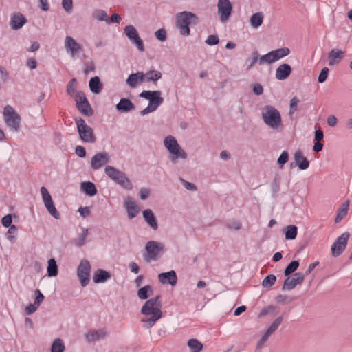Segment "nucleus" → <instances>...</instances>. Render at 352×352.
Listing matches in <instances>:
<instances>
[{
  "instance_id": "obj_1",
  "label": "nucleus",
  "mask_w": 352,
  "mask_h": 352,
  "mask_svg": "<svg viewBox=\"0 0 352 352\" xmlns=\"http://www.w3.org/2000/svg\"><path fill=\"white\" fill-rule=\"evenodd\" d=\"M176 27L179 30L183 36H188L190 33V25H196L199 23V17L190 11H183L175 16Z\"/></svg>"
},
{
  "instance_id": "obj_2",
  "label": "nucleus",
  "mask_w": 352,
  "mask_h": 352,
  "mask_svg": "<svg viewBox=\"0 0 352 352\" xmlns=\"http://www.w3.org/2000/svg\"><path fill=\"white\" fill-rule=\"evenodd\" d=\"M262 118L266 125L272 129H278L282 125L280 112L272 105H266L262 111Z\"/></svg>"
},
{
  "instance_id": "obj_3",
  "label": "nucleus",
  "mask_w": 352,
  "mask_h": 352,
  "mask_svg": "<svg viewBox=\"0 0 352 352\" xmlns=\"http://www.w3.org/2000/svg\"><path fill=\"white\" fill-rule=\"evenodd\" d=\"M164 144L168 151L170 154V161L175 163L179 158L186 160L187 158L186 153L181 148L175 137L172 135L167 136Z\"/></svg>"
},
{
  "instance_id": "obj_4",
  "label": "nucleus",
  "mask_w": 352,
  "mask_h": 352,
  "mask_svg": "<svg viewBox=\"0 0 352 352\" xmlns=\"http://www.w3.org/2000/svg\"><path fill=\"white\" fill-rule=\"evenodd\" d=\"M104 171L110 179L119 184L123 188L126 190H131L133 188L130 179L124 173L111 166H107Z\"/></svg>"
},
{
  "instance_id": "obj_5",
  "label": "nucleus",
  "mask_w": 352,
  "mask_h": 352,
  "mask_svg": "<svg viewBox=\"0 0 352 352\" xmlns=\"http://www.w3.org/2000/svg\"><path fill=\"white\" fill-rule=\"evenodd\" d=\"M75 122L80 138L83 142L94 144L96 141V135L91 127L88 126L80 117L75 118Z\"/></svg>"
},
{
  "instance_id": "obj_6",
  "label": "nucleus",
  "mask_w": 352,
  "mask_h": 352,
  "mask_svg": "<svg viewBox=\"0 0 352 352\" xmlns=\"http://www.w3.org/2000/svg\"><path fill=\"white\" fill-rule=\"evenodd\" d=\"M3 117L6 125L11 130L15 132L19 131L21 118L12 107L7 105L4 107Z\"/></svg>"
},
{
  "instance_id": "obj_7",
  "label": "nucleus",
  "mask_w": 352,
  "mask_h": 352,
  "mask_svg": "<svg viewBox=\"0 0 352 352\" xmlns=\"http://www.w3.org/2000/svg\"><path fill=\"white\" fill-rule=\"evenodd\" d=\"M161 307V296L157 295L145 302L141 308V313L146 316L155 314L162 316Z\"/></svg>"
},
{
  "instance_id": "obj_8",
  "label": "nucleus",
  "mask_w": 352,
  "mask_h": 352,
  "mask_svg": "<svg viewBox=\"0 0 352 352\" xmlns=\"http://www.w3.org/2000/svg\"><path fill=\"white\" fill-rule=\"evenodd\" d=\"M290 50L288 47H281L267 53L259 58L258 63L260 65L265 63L271 64L280 58L289 55Z\"/></svg>"
},
{
  "instance_id": "obj_9",
  "label": "nucleus",
  "mask_w": 352,
  "mask_h": 352,
  "mask_svg": "<svg viewBox=\"0 0 352 352\" xmlns=\"http://www.w3.org/2000/svg\"><path fill=\"white\" fill-rule=\"evenodd\" d=\"M91 264L87 259L80 261L77 268V276L82 287H86L90 281Z\"/></svg>"
},
{
  "instance_id": "obj_10",
  "label": "nucleus",
  "mask_w": 352,
  "mask_h": 352,
  "mask_svg": "<svg viewBox=\"0 0 352 352\" xmlns=\"http://www.w3.org/2000/svg\"><path fill=\"white\" fill-rule=\"evenodd\" d=\"M161 94L162 93L159 90H144L139 94V96L148 100V105L155 111L164 102V98L161 96Z\"/></svg>"
},
{
  "instance_id": "obj_11",
  "label": "nucleus",
  "mask_w": 352,
  "mask_h": 352,
  "mask_svg": "<svg viewBox=\"0 0 352 352\" xmlns=\"http://www.w3.org/2000/svg\"><path fill=\"white\" fill-rule=\"evenodd\" d=\"M349 237L350 233L345 232L336 239L331 248L333 256L338 257L342 254L346 248Z\"/></svg>"
},
{
  "instance_id": "obj_12",
  "label": "nucleus",
  "mask_w": 352,
  "mask_h": 352,
  "mask_svg": "<svg viewBox=\"0 0 352 352\" xmlns=\"http://www.w3.org/2000/svg\"><path fill=\"white\" fill-rule=\"evenodd\" d=\"M41 195L43 197L44 205H45L47 210L48 211V212L54 219H60V218H61L60 214L56 210L55 205L54 204V201L52 200V196L50 195L47 189L44 186H42L41 188Z\"/></svg>"
},
{
  "instance_id": "obj_13",
  "label": "nucleus",
  "mask_w": 352,
  "mask_h": 352,
  "mask_svg": "<svg viewBox=\"0 0 352 352\" xmlns=\"http://www.w3.org/2000/svg\"><path fill=\"white\" fill-rule=\"evenodd\" d=\"M218 15L222 22L227 21L232 12L233 6L230 0H219Z\"/></svg>"
},
{
  "instance_id": "obj_14",
  "label": "nucleus",
  "mask_w": 352,
  "mask_h": 352,
  "mask_svg": "<svg viewBox=\"0 0 352 352\" xmlns=\"http://www.w3.org/2000/svg\"><path fill=\"white\" fill-rule=\"evenodd\" d=\"M145 250L148 259H156L158 253L164 250V245L160 242L150 241L146 244Z\"/></svg>"
},
{
  "instance_id": "obj_15",
  "label": "nucleus",
  "mask_w": 352,
  "mask_h": 352,
  "mask_svg": "<svg viewBox=\"0 0 352 352\" xmlns=\"http://www.w3.org/2000/svg\"><path fill=\"white\" fill-rule=\"evenodd\" d=\"M305 279L303 274L297 272L294 274V277L290 278L289 276L285 279L282 286V290H292L297 285H300Z\"/></svg>"
},
{
  "instance_id": "obj_16",
  "label": "nucleus",
  "mask_w": 352,
  "mask_h": 352,
  "mask_svg": "<svg viewBox=\"0 0 352 352\" xmlns=\"http://www.w3.org/2000/svg\"><path fill=\"white\" fill-rule=\"evenodd\" d=\"M109 161V154L106 152L98 153L91 158V166L94 170L100 168Z\"/></svg>"
},
{
  "instance_id": "obj_17",
  "label": "nucleus",
  "mask_w": 352,
  "mask_h": 352,
  "mask_svg": "<svg viewBox=\"0 0 352 352\" xmlns=\"http://www.w3.org/2000/svg\"><path fill=\"white\" fill-rule=\"evenodd\" d=\"M124 34L130 40L132 44H144L137 29L133 25H126L124 28Z\"/></svg>"
},
{
  "instance_id": "obj_18",
  "label": "nucleus",
  "mask_w": 352,
  "mask_h": 352,
  "mask_svg": "<svg viewBox=\"0 0 352 352\" xmlns=\"http://www.w3.org/2000/svg\"><path fill=\"white\" fill-rule=\"evenodd\" d=\"M124 207L129 219L135 218L140 211L139 206L132 197H128L124 201Z\"/></svg>"
},
{
  "instance_id": "obj_19",
  "label": "nucleus",
  "mask_w": 352,
  "mask_h": 352,
  "mask_svg": "<svg viewBox=\"0 0 352 352\" xmlns=\"http://www.w3.org/2000/svg\"><path fill=\"white\" fill-rule=\"evenodd\" d=\"M158 279L163 285L170 284L172 286H175L177 283V274L174 270L160 273L158 275Z\"/></svg>"
},
{
  "instance_id": "obj_20",
  "label": "nucleus",
  "mask_w": 352,
  "mask_h": 352,
  "mask_svg": "<svg viewBox=\"0 0 352 352\" xmlns=\"http://www.w3.org/2000/svg\"><path fill=\"white\" fill-rule=\"evenodd\" d=\"M28 20L25 16L21 12L15 13L10 21V25L14 30L21 29L26 23Z\"/></svg>"
},
{
  "instance_id": "obj_21",
  "label": "nucleus",
  "mask_w": 352,
  "mask_h": 352,
  "mask_svg": "<svg viewBox=\"0 0 352 352\" xmlns=\"http://www.w3.org/2000/svg\"><path fill=\"white\" fill-rule=\"evenodd\" d=\"M292 72V69L290 65L283 63L276 70V78L278 80H284L291 75Z\"/></svg>"
},
{
  "instance_id": "obj_22",
  "label": "nucleus",
  "mask_w": 352,
  "mask_h": 352,
  "mask_svg": "<svg viewBox=\"0 0 352 352\" xmlns=\"http://www.w3.org/2000/svg\"><path fill=\"white\" fill-rule=\"evenodd\" d=\"M116 110L120 113H128L135 109V104L127 98H122L116 106Z\"/></svg>"
},
{
  "instance_id": "obj_23",
  "label": "nucleus",
  "mask_w": 352,
  "mask_h": 352,
  "mask_svg": "<svg viewBox=\"0 0 352 352\" xmlns=\"http://www.w3.org/2000/svg\"><path fill=\"white\" fill-rule=\"evenodd\" d=\"M111 277V274L110 272L99 268L94 272L93 280L95 283H102L106 282Z\"/></svg>"
},
{
  "instance_id": "obj_24",
  "label": "nucleus",
  "mask_w": 352,
  "mask_h": 352,
  "mask_svg": "<svg viewBox=\"0 0 352 352\" xmlns=\"http://www.w3.org/2000/svg\"><path fill=\"white\" fill-rule=\"evenodd\" d=\"M344 52L341 50L334 48L329 53V65L333 66L338 64L343 58Z\"/></svg>"
},
{
  "instance_id": "obj_25",
  "label": "nucleus",
  "mask_w": 352,
  "mask_h": 352,
  "mask_svg": "<svg viewBox=\"0 0 352 352\" xmlns=\"http://www.w3.org/2000/svg\"><path fill=\"white\" fill-rule=\"evenodd\" d=\"M142 215L144 221L149 225L153 230L158 228L157 219L151 209H146L142 212Z\"/></svg>"
},
{
  "instance_id": "obj_26",
  "label": "nucleus",
  "mask_w": 352,
  "mask_h": 352,
  "mask_svg": "<svg viewBox=\"0 0 352 352\" xmlns=\"http://www.w3.org/2000/svg\"><path fill=\"white\" fill-rule=\"evenodd\" d=\"M77 109L83 115L87 117H91L94 114V111L92 109L88 99L84 100L79 104H76Z\"/></svg>"
},
{
  "instance_id": "obj_27",
  "label": "nucleus",
  "mask_w": 352,
  "mask_h": 352,
  "mask_svg": "<svg viewBox=\"0 0 352 352\" xmlns=\"http://www.w3.org/2000/svg\"><path fill=\"white\" fill-rule=\"evenodd\" d=\"M294 160L296 161V162L298 164V167L300 170H304L309 168V162L307 159V157H305L303 155L302 151L297 150L296 151V153H294Z\"/></svg>"
},
{
  "instance_id": "obj_28",
  "label": "nucleus",
  "mask_w": 352,
  "mask_h": 352,
  "mask_svg": "<svg viewBox=\"0 0 352 352\" xmlns=\"http://www.w3.org/2000/svg\"><path fill=\"white\" fill-rule=\"evenodd\" d=\"M81 190L89 197L95 196L97 192V188L96 185L91 182H83L80 184Z\"/></svg>"
},
{
  "instance_id": "obj_29",
  "label": "nucleus",
  "mask_w": 352,
  "mask_h": 352,
  "mask_svg": "<svg viewBox=\"0 0 352 352\" xmlns=\"http://www.w3.org/2000/svg\"><path fill=\"white\" fill-rule=\"evenodd\" d=\"M89 85L90 91L95 94H98L102 89V83L98 76L91 78Z\"/></svg>"
},
{
  "instance_id": "obj_30",
  "label": "nucleus",
  "mask_w": 352,
  "mask_h": 352,
  "mask_svg": "<svg viewBox=\"0 0 352 352\" xmlns=\"http://www.w3.org/2000/svg\"><path fill=\"white\" fill-rule=\"evenodd\" d=\"M107 331L104 329H98L91 331L86 334V338L89 342H94L101 338H105Z\"/></svg>"
},
{
  "instance_id": "obj_31",
  "label": "nucleus",
  "mask_w": 352,
  "mask_h": 352,
  "mask_svg": "<svg viewBox=\"0 0 352 352\" xmlns=\"http://www.w3.org/2000/svg\"><path fill=\"white\" fill-rule=\"evenodd\" d=\"M58 273V268L56 261L51 258L47 261V274L49 277L56 276Z\"/></svg>"
},
{
  "instance_id": "obj_32",
  "label": "nucleus",
  "mask_w": 352,
  "mask_h": 352,
  "mask_svg": "<svg viewBox=\"0 0 352 352\" xmlns=\"http://www.w3.org/2000/svg\"><path fill=\"white\" fill-rule=\"evenodd\" d=\"M350 201L349 200L346 201L344 203L342 204V206L338 210L337 215L335 219L336 223H339L342 221V219L346 216L349 207Z\"/></svg>"
},
{
  "instance_id": "obj_33",
  "label": "nucleus",
  "mask_w": 352,
  "mask_h": 352,
  "mask_svg": "<svg viewBox=\"0 0 352 352\" xmlns=\"http://www.w3.org/2000/svg\"><path fill=\"white\" fill-rule=\"evenodd\" d=\"M263 22V14L261 12H258L253 14L250 19V23L252 28H258Z\"/></svg>"
},
{
  "instance_id": "obj_34",
  "label": "nucleus",
  "mask_w": 352,
  "mask_h": 352,
  "mask_svg": "<svg viewBox=\"0 0 352 352\" xmlns=\"http://www.w3.org/2000/svg\"><path fill=\"white\" fill-rule=\"evenodd\" d=\"M153 293L152 287L149 285L140 287L138 290V296L141 300H146Z\"/></svg>"
},
{
  "instance_id": "obj_35",
  "label": "nucleus",
  "mask_w": 352,
  "mask_h": 352,
  "mask_svg": "<svg viewBox=\"0 0 352 352\" xmlns=\"http://www.w3.org/2000/svg\"><path fill=\"white\" fill-rule=\"evenodd\" d=\"M144 74L146 76V82L151 81L155 85L157 84V81L160 80L162 76V73L157 70H150Z\"/></svg>"
},
{
  "instance_id": "obj_36",
  "label": "nucleus",
  "mask_w": 352,
  "mask_h": 352,
  "mask_svg": "<svg viewBox=\"0 0 352 352\" xmlns=\"http://www.w3.org/2000/svg\"><path fill=\"white\" fill-rule=\"evenodd\" d=\"M298 228L294 225H290L285 228V237L286 240H294L296 238Z\"/></svg>"
},
{
  "instance_id": "obj_37",
  "label": "nucleus",
  "mask_w": 352,
  "mask_h": 352,
  "mask_svg": "<svg viewBox=\"0 0 352 352\" xmlns=\"http://www.w3.org/2000/svg\"><path fill=\"white\" fill-rule=\"evenodd\" d=\"M187 344L191 352H200L204 347L203 344L195 338L188 340Z\"/></svg>"
},
{
  "instance_id": "obj_38",
  "label": "nucleus",
  "mask_w": 352,
  "mask_h": 352,
  "mask_svg": "<svg viewBox=\"0 0 352 352\" xmlns=\"http://www.w3.org/2000/svg\"><path fill=\"white\" fill-rule=\"evenodd\" d=\"M65 349V344L60 338H56L53 341L51 347V352H63Z\"/></svg>"
},
{
  "instance_id": "obj_39",
  "label": "nucleus",
  "mask_w": 352,
  "mask_h": 352,
  "mask_svg": "<svg viewBox=\"0 0 352 352\" xmlns=\"http://www.w3.org/2000/svg\"><path fill=\"white\" fill-rule=\"evenodd\" d=\"M283 315H284V313H283L281 316L277 317L274 320V321L271 324V325L266 330V332L267 333H269L270 335H272L273 333H274L278 329L279 325L283 322Z\"/></svg>"
},
{
  "instance_id": "obj_40",
  "label": "nucleus",
  "mask_w": 352,
  "mask_h": 352,
  "mask_svg": "<svg viewBox=\"0 0 352 352\" xmlns=\"http://www.w3.org/2000/svg\"><path fill=\"white\" fill-rule=\"evenodd\" d=\"M299 261L297 260L292 261L284 270L285 276H288L296 271L299 267Z\"/></svg>"
},
{
  "instance_id": "obj_41",
  "label": "nucleus",
  "mask_w": 352,
  "mask_h": 352,
  "mask_svg": "<svg viewBox=\"0 0 352 352\" xmlns=\"http://www.w3.org/2000/svg\"><path fill=\"white\" fill-rule=\"evenodd\" d=\"M162 317V316H159V314L158 315H156V314L151 315V316L150 318H142V322L145 323V324H144L145 328L150 329L153 326H154L155 322L158 320H160Z\"/></svg>"
},
{
  "instance_id": "obj_42",
  "label": "nucleus",
  "mask_w": 352,
  "mask_h": 352,
  "mask_svg": "<svg viewBox=\"0 0 352 352\" xmlns=\"http://www.w3.org/2000/svg\"><path fill=\"white\" fill-rule=\"evenodd\" d=\"M77 80L75 78H72L67 85L66 92L70 96L76 94Z\"/></svg>"
},
{
  "instance_id": "obj_43",
  "label": "nucleus",
  "mask_w": 352,
  "mask_h": 352,
  "mask_svg": "<svg viewBox=\"0 0 352 352\" xmlns=\"http://www.w3.org/2000/svg\"><path fill=\"white\" fill-rule=\"evenodd\" d=\"M280 177L279 175H276L273 182L271 184V188L272 191V196L274 197H276V194L279 192L280 187Z\"/></svg>"
},
{
  "instance_id": "obj_44",
  "label": "nucleus",
  "mask_w": 352,
  "mask_h": 352,
  "mask_svg": "<svg viewBox=\"0 0 352 352\" xmlns=\"http://www.w3.org/2000/svg\"><path fill=\"white\" fill-rule=\"evenodd\" d=\"M276 281V276L274 274H269L263 280L262 285L266 288L272 287Z\"/></svg>"
},
{
  "instance_id": "obj_45",
  "label": "nucleus",
  "mask_w": 352,
  "mask_h": 352,
  "mask_svg": "<svg viewBox=\"0 0 352 352\" xmlns=\"http://www.w3.org/2000/svg\"><path fill=\"white\" fill-rule=\"evenodd\" d=\"M276 307L274 305H270L267 306V307H264L263 309H262V310L261 311V312L258 314V317L261 318V317L267 316V314H274L276 315L278 312V311H276Z\"/></svg>"
},
{
  "instance_id": "obj_46",
  "label": "nucleus",
  "mask_w": 352,
  "mask_h": 352,
  "mask_svg": "<svg viewBox=\"0 0 352 352\" xmlns=\"http://www.w3.org/2000/svg\"><path fill=\"white\" fill-rule=\"evenodd\" d=\"M82 45H65L67 52H69L72 57H75L78 53L83 51Z\"/></svg>"
},
{
  "instance_id": "obj_47",
  "label": "nucleus",
  "mask_w": 352,
  "mask_h": 352,
  "mask_svg": "<svg viewBox=\"0 0 352 352\" xmlns=\"http://www.w3.org/2000/svg\"><path fill=\"white\" fill-rule=\"evenodd\" d=\"M93 16L95 19L100 21H107L108 14L104 10L98 9L94 10Z\"/></svg>"
},
{
  "instance_id": "obj_48",
  "label": "nucleus",
  "mask_w": 352,
  "mask_h": 352,
  "mask_svg": "<svg viewBox=\"0 0 352 352\" xmlns=\"http://www.w3.org/2000/svg\"><path fill=\"white\" fill-rule=\"evenodd\" d=\"M289 160V153L287 151H284L281 153L280 155L278 158L277 163L280 168H283L284 165Z\"/></svg>"
},
{
  "instance_id": "obj_49",
  "label": "nucleus",
  "mask_w": 352,
  "mask_h": 352,
  "mask_svg": "<svg viewBox=\"0 0 352 352\" xmlns=\"http://www.w3.org/2000/svg\"><path fill=\"white\" fill-rule=\"evenodd\" d=\"M139 74L140 73H133L130 74L126 79L127 85L132 88L135 87L138 84V77Z\"/></svg>"
},
{
  "instance_id": "obj_50",
  "label": "nucleus",
  "mask_w": 352,
  "mask_h": 352,
  "mask_svg": "<svg viewBox=\"0 0 352 352\" xmlns=\"http://www.w3.org/2000/svg\"><path fill=\"white\" fill-rule=\"evenodd\" d=\"M88 234V229H83L82 232L78 236L76 239V245L78 247H82L85 244V240Z\"/></svg>"
},
{
  "instance_id": "obj_51",
  "label": "nucleus",
  "mask_w": 352,
  "mask_h": 352,
  "mask_svg": "<svg viewBox=\"0 0 352 352\" xmlns=\"http://www.w3.org/2000/svg\"><path fill=\"white\" fill-rule=\"evenodd\" d=\"M155 36L160 42H164L167 38V33L164 28H160L155 32Z\"/></svg>"
},
{
  "instance_id": "obj_52",
  "label": "nucleus",
  "mask_w": 352,
  "mask_h": 352,
  "mask_svg": "<svg viewBox=\"0 0 352 352\" xmlns=\"http://www.w3.org/2000/svg\"><path fill=\"white\" fill-rule=\"evenodd\" d=\"M329 69L327 67H324L321 69V71L319 74V76L318 77V82L319 83H322L326 81V80L328 77V75H329Z\"/></svg>"
},
{
  "instance_id": "obj_53",
  "label": "nucleus",
  "mask_w": 352,
  "mask_h": 352,
  "mask_svg": "<svg viewBox=\"0 0 352 352\" xmlns=\"http://www.w3.org/2000/svg\"><path fill=\"white\" fill-rule=\"evenodd\" d=\"M9 229L7 231L6 234V238L10 241H12L13 239H15V235L17 232V228L15 225L14 226H12L10 227H8Z\"/></svg>"
},
{
  "instance_id": "obj_54",
  "label": "nucleus",
  "mask_w": 352,
  "mask_h": 352,
  "mask_svg": "<svg viewBox=\"0 0 352 352\" xmlns=\"http://www.w3.org/2000/svg\"><path fill=\"white\" fill-rule=\"evenodd\" d=\"M122 18L119 14L114 13L111 16H108L107 19L106 23L111 24V23H119Z\"/></svg>"
},
{
  "instance_id": "obj_55",
  "label": "nucleus",
  "mask_w": 352,
  "mask_h": 352,
  "mask_svg": "<svg viewBox=\"0 0 352 352\" xmlns=\"http://www.w3.org/2000/svg\"><path fill=\"white\" fill-rule=\"evenodd\" d=\"M34 294H35V298H34V303L35 304V305H37L39 307L40 305L43 301L45 296L39 289H36L34 291Z\"/></svg>"
},
{
  "instance_id": "obj_56",
  "label": "nucleus",
  "mask_w": 352,
  "mask_h": 352,
  "mask_svg": "<svg viewBox=\"0 0 352 352\" xmlns=\"http://www.w3.org/2000/svg\"><path fill=\"white\" fill-rule=\"evenodd\" d=\"M96 69L95 63L92 59L85 63L84 73L87 75L89 72H94Z\"/></svg>"
},
{
  "instance_id": "obj_57",
  "label": "nucleus",
  "mask_w": 352,
  "mask_h": 352,
  "mask_svg": "<svg viewBox=\"0 0 352 352\" xmlns=\"http://www.w3.org/2000/svg\"><path fill=\"white\" fill-rule=\"evenodd\" d=\"M1 223L5 228H8L12 226H14L12 224V214H9L6 216H4L1 219Z\"/></svg>"
},
{
  "instance_id": "obj_58",
  "label": "nucleus",
  "mask_w": 352,
  "mask_h": 352,
  "mask_svg": "<svg viewBox=\"0 0 352 352\" xmlns=\"http://www.w3.org/2000/svg\"><path fill=\"white\" fill-rule=\"evenodd\" d=\"M74 100L76 101V104H79L84 101V100H87V98L85 94L82 91H78L76 92V94L74 96Z\"/></svg>"
},
{
  "instance_id": "obj_59",
  "label": "nucleus",
  "mask_w": 352,
  "mask_h": 352,
  "mask_svg": "<svg viewBox=\"0 0 352 352\" xmlns=\"http://www.w3.org/2000/svg\"><path fill=\"white\" fill-rule=\"evenodd\" d=\"M62 6L67 12L71 13L73 10V0H63Z\"/></svg>"
},
{
  "instance_id": "obj_60",
  "label": "nucleus",
  "mask_w": 352,
  "mask_h": 352,
  "mask_svg": "<svg viewBox=\"0 0 352 352\" xmlns=\"http://www.w3.org/2000/svg\"><path fill=\"white\" fill-rule=\"evenodd\" d=\"M219 38L217 34H210L205 41V44H219Z\"/></svg>"
},
{
  "instance_id": "obj_61",
  "label": "nucleus",
  "mask_w": 352,
  "mask_h": 352,
  "mask_svg": "<svg viewBox=\"0 0 352 352\" xmlns=\"http://www.w3.org/2000/svg\"><path fill=\"white\" fill-rule=\"evenodd\" d=\"M253 93L256 96H260L263 93V87L261 84L256 82L252 87Z\"/></svg>"
},
{
  "instance_id": "obj_62",
  "label": "nucleus",
  "mask_w": 352,
  "mask_h": 352,
  "mask_svg": "<svg viewBox=\"0 0 352 352\" xmlns=\"http://www.w3.org/2000/svg\"><path fill=\"white\" fill-rule=\"evenodd\" d=\"M299 102V99L296 97V96H294L293 97L291 100H290V113H292V111H297V105Z\"/></svg>"
},
{
  "instance_id": "obj_63",
  "label": "nucleus",
  "mask_w": 352,
  "mask_h": 352,
  "mask_svg": "<svg viewBox=\"0 0 352 352\" xmlns=\"http://www.w3.org/2000/svg\"><path fill=\"white\" fill-rule=\"evenodd\" d=\"M75 153L80 158H83L86 156V149L82 146H77L75 148Z\"/></svg>"
},
{
  "instance_id": "obj_64",
  "label": "nucleus",
  "mask_w": 352,
  "mask_h": 352,
  "mask_svg": "<svg viewBox=\"0 0 352 352\" xmlns=\"http://www.w3.org/2000/svg\"><path fill=\"white\" fill-rule=\"evenodd\" d=\"M183 186L188 190L195 191L197 190V186L195 184L191 182H188L184 179H181Z\"/></svg>"
}]
</instances>
